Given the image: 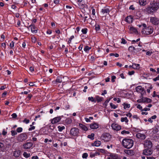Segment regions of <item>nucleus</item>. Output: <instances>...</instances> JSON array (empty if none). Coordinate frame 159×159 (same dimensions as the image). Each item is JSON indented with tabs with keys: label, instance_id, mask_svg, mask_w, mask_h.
<instances>
[{
	"label": "nucleus",
	"instance_id": "nucleus-14",
	"mask_svg": "<svg viewBox=\"0 0 159 159\" xmlns=\"http://www.w3.org/2000/svg\"><path fill=\"white\" fill-rule=\"evenodd\" d=\"M33 144L30 142H27L24 143L23 145V148L25 149L30 148L32 146Z\"/></svg>",
	"mask_w": 159,
	"mask_h": 159
},
{
	"label": "nucleus",
	"instance_id": "nucleus-2",
	"mask_svg": "<svg viewBox=\"0 0 159 159\" xmlns=\"http://www.w3.org/2000/svg\"><path fill=\"white\" fill-rule=\"evenodd\" d=\"M137 26L139 27L142 28L141 33L143 34L148 35L151 34L153 32V28L150 26L147 27L145 23H142Z\"/></svg>",
	"mask_w": 159,
	"mask_h": 159
},
{
	"label": "nucleus",
	"instance_id": "nucleus-41",
	"mask_svg": "<svg viewBox=\"0 0 159 159\" xmlns=\"http://www.w3.org/2000/svg\"><path fill=\"white\" fill-rule=\"evenodd\" d=\"M11 134L12 136H14L17 134V132L15 130H12L11 131Z\"/></svg>",
	"mask_w": 159,
	"mask_h": 159
},
{
	"label": "nucleus",
	"instance_id": "nucleus-39",
	"mask_svg": "<svg viewBox=\"0 0 159 159\" xmlns=\"http://www.w3.org/2000/svg\"><path fill=\"white\" fill-rule=\"evenodd\" d=\"M127 21L130 23L132 22V18L130 16H128L126 18Z\"/></svg>",
	"mask_w": 159,
	"mask_h": 159
},
{
	"label": "nucleus",
	"instance_id": "nucleus-49",
	"mask_svg": "<svg viewBox=\"0 0 159 159\" xmlns=\"http://www.w3.org/2000/svg\"><path fill=\"white\" fill-rule=\"evenodd\" d=\"M110 55L111 56H115L116 57H119V55L117 53H111L110 54Z\"/></svg>",
	"mask_w": 159,
	"mask_h": 159
},
{
	"label": "nucleus",
	"instance_id": "nucleus-61",
	"mask_svg": "<svg viewBox=\"0 0 159 159\" xmlns=\"http://www.w3.org/2000/svg\"><path fill=\"white\" fill-rule=\"evenodd\" d=\"M157 80H159V75L158 76L153 79V80L155 81H156Z\"/></svg>",
	"mask_w": 159,
	"mask_h": 159
},
{
	"label": "nucleus",
	"instance_id": "nucleus-44",
	"mask_svg": "<svg viewBox=\"0 0 159 159\" xmlns=\"http://www.w3.org/2000/svg\"><path fill=\"white\" fill-rule=\"evenodd\" d=\"M87 29L86 28L83 29L81 30L82 33L84 34H86L87 32Z\"/></svg>",
	"mask_w": 159,
	"mask_h": 159
},
{
	"label": "nucleus",
	"instance_id": "nucleus-27",
	"mask_svg": "<svg viewBox=\"0 0 159 159\" xmlns=\"http://www.w3.org/2000/svg\"><path fill=\"white\" fill-rule=\"evenodd\" d=\"M123 105L124 106V109H126V108H129L130 107V105L129 104L124 102Z\"/></svg>",
	"mask_w": 159,
	"mask_h": 159
},
{
	"label": "nucleus",
	"instance_id": "nucleus-53",
	"mask_svg": "<svg viewBox=\"0 0 159 159\" xmlns=\"http://www.w3.org/2000/svg\"><path fill=\"white\" fill-rule=\"evenodd\" d=\"M11 116H12V118L14 119L16 118L17 117V115L15 113H13Z\"/></svg>",
	"mask_w": 159,
	"mask_h": 159
},
{
	"label": "nucleus",
	"instance_id": "nucleus-57",
	"mask_svg": "<svg viewBox=\"0 0 159 159\" xmlns=\"http://www.w3.org/2000/svg\"><path fill=\"white\" fill-rule=\"evenodd\" d=\"M137 108L140 110H142V107L141 106L140 104L138 105L137 106Z\"/></svg>",
	"mask_w": 159,
	"mask_h": 159
},
{
	"label": "nucleus",
	"instance_id": "nucleus-29",
	"mask_svg": "<svg viewBox=\"0 0 159 159\" xmlns=\"http://www.w3.org/2000/svg\"><path fill=\"white\" fill-rule=\"evenodd\" d=\"M23 155L25 158H28L30 156V154L27 153L26 152H25L23 153Z\"/></svg>",
	"mask_w": 159,
	"mask_h": 159
},
{
	"label": "nucleus",
	"instance_id": "nucleus-18",
	"mask_svg": "<svg viewBox=\"0 0 159 159\" xmlns=\"http://www.w3.org/2000/svg\"><path fill=\"white\" fill-rule=\"evenodd\" d=\"M99 127V125L97 123H94L91 124L90 125V127L91 129H95L98 128Z\"/></svg>",
	"mask_w": 159,
	"mask_h": 159
},
{
	"label": "nucleus",
	"instance_id": "nucleus-40",
	"mask_svg": "<svg viewBox=\"0 0 159 159\" xmlns=\"http://www.w3.org/2000/svg\"><path fill=\"white\" fill-rule=\"evenodd\" d=\"M88 100L89 101H91L92 102H96V100H95L93 97H89L88 98Z\"/></svg>",
	"mask_w": 159,
	"mask_h": 159
},
{
	"label": "nucleus",
	"instance_id": "nucleus-30",
	"mask_svg": "<svg viewBox=\"0 0 159 159\" xmlns=\"http://www.w3.org/2000/svg\"><path fill=\"white\" fill-rule=\"evenodd\" d=\"M111 99V98H109L106 100L103 103V105L105 106V107H106L107 106L108 103L109 102Z\"/></svg>",
	"mask_w": 159,
	"mask_h": 159
},
{
	"label": "nucleus",
	"instance_id": "nucleus-16",
	"mask_svg": "<svg viewBox=\"0 0 159 159\" xmlns=\"http://www.w3.org/2000/svg\"><path fill=\"white\" fill-rule=\"evenodd\" d=\"M136 137L137 138L141 139H144L146 138V136L144 134L139 133L136 134Z\"/></svg>",
	"mask_w": 159,
	"mask_h": 159
},
{
	"label": "nucleus",
	"instance_id": "nucleus-50",
	"mask_svg": "<svg viewBox=\"0 0 159 159\" xmlns=\"http://www.w3.org/2000/svg\"><path fill=\"white\" fill-rule=\"evenodd\" d=\"M100 29V26L98 25H95V30L96 31H98Z\"/></svg>",
	"mask_w": 159,
	"mask_h": 159
},
{
	"label": "nucleus",
	"instance_id": "nucleus-4",
	"mask_svg": "<svg viewBox=\"0 0 159 159\" xmlns=\"http://www.w3.org/2000/svg\"><path fill=\"white\" fill-rule=\"evenodd\" d=\"M79 133V129L77 128L73 127L70 129V134L72 136H78Z\"/></svg>",
	"mask_w": 159,
	"mask_h": 159
},
{
	"label": "nucleus",
	"instance_id": "nucleus-31",
	"mask_svg": "<svg viewBox=\"0 0 159 159\" xmlns=\"http://www.w3.org/2000/svg\"><path fill=\"white\" fill-rule=\"evenodd\" d=\"M57 128L58 129V131L59 132L62 131L63 130H64L65 129V127L64 126H58Z\"/></svg>",
	"mask_w": 159,
	"mask_h": 159
},
{
	"label": "nucleus",
	"instance_id": "nucleus-24",
	"mask_svg": "<svg viewBox=\"0 0 159 159\" xmlns=\"http://www.w3.org/2000/svg\"><path fill=\"white\" fill-rule=\"evenodd\" d=\"M129 29L130 30V33H136V32L137 31L136 29L132 26H130L129 27Z\"/></svg>",
	"mask_w": 159,
	"mask_h": 159
},
{
	"label": "nucleus",
	"instance_id": "nucleus-13",
	"mask_svg": "<svg viewBox=\"0 0 159 159\" xmlns=\"http://www.w3.org/2000/svg\"><path fill=\"white\" fill-rule=\"evenodd\" d=\"M30 28H31V32L33 34H35L37 32V30L36 29V27L34 25L31 24L28 27V29Z\"/></svg>",
	"mask_w": 159,
	"mask_h": 159
},
{
	"label": "nucleus",
	"instance_id": "nucleus-10",
	"mask_svg": "<svg viewBox=\"0 0 159 159\" xmlns=\"http://www.w3.org/2000/svg\"><path fill=\"white\" fill-rule=\"evenodd\" d=\"M144 147L145 148H152V143L150 140H146L144 143Z\"/></svg>",
	"mask_w": 159,
	"mask_h": 159
},
{
	"label": "nucleus",
	"instance_id": "nucleus-21",
	"mask_svg": "<svg viewBox=\"0 0 159 159\" xmlns=\"http://www.w3.org/2000/svg\"><path fill=\"white\" fill-rule=\"evenodd\" d=\"M110 157L112 158L113 159H120L118 155L115 154H111L110 155Z\"/></svg>",
	"mask_w": 159,
	"mask_h": 159
},
{
	"label": "nucleus",
	"instance_id": "nucleus-15",
	"mask_svg": "<svg viewBox=\"0 0 159 159\" xmlns=\"http://www.w3.org/2000/svg\"><path fill=\"white\" fill-rule=\"evenodd\" d=\"M110 11V10L109 8L105 7L102 9L101 12L103 15L106 16L107 14L109 13Z\"/></svg>",
	"mask_w": 159,
	"mask_h": 159
},
{
	"label": "nucleus",
	"instance_id": "nucleus-17",
	"mask_svg": "<svg viewBox=\"0 0 159 159\" xmlns=\"http://www.w3.org/2000/svg\"><path fill=\"white\" fill-rule=\"evenodd\" d=\"M21 151L19 150H16L13 152V155L16 157H18L20 155Z\"/></svg>",
	"mask_w": 159,
	"mask_h": 159
},
{
	"label": "nucleus",
	"instance_id": "nucleus-38",
	"mask_svg": "<svg viewBox=\"0 0 159 159\" xmlns=\"http://www.w3.org/2000/svg\"><path fill=\"white\" fill-rule=\"evenodd\" d=\"M78 5L79 7L81 9H83L85 7V5L84 4L81 3V2L78 3Z\"/></svg>",
	"mask_w": 159,
	"mask_h": 159
},
{
	"label": "nucleus",
	"instance_id": "nucleus-59",
	"mask_svg": "<svg viewBox=\"0 0 159 159\" xmlns=\"http://www.w3.org/2000/svg\"><path fill=\"white\" fill-rule=\"evenodd\" d=\"M35 127L34 126H32L31 127H30L29 129V131H31L32 130L34 129H35Z\"/></svg>",
	"mask_w": 159,
	"mask_h": 159
},
{
	"label": "nucleus",
	"instance_id": "nucleus-43",
	"mask_svg": "<svg viewBox=\"0 0 159 159\" xmlns=\"http://www.w3.org/2000/svg\"><path fill=\"white\" fill-rule=\"evenodd\" d=\"M88 157V154L86 153H84L82 156L83 158H86Z\"/></svg>",
	"mask_w": 159,
	"mask_h": 159
},
{
	"label": "nucleus",
	"instance_id": "nucleus-22",
	"mask_svg": "<svg viewBox=\"0 0 159 159\" xmlns=\"http://www.w3.org/2000/svg\"><path fill=\"white\" fill-rule=\"evenodd\" d=\"M132 67L134 69H139L140 68V65L133 63L132 64Z\"/></svg>",
	"mask_w": 159,
	"mask_h": 159
},
{
	"label": "nucleus",
	"instance_id": "nucleus-60",
	"mask_svg": "<svg viewBox=\"0 0 159 159\" xmlns=\"http://www.w3.org/2000/svg\"><path fill=\"white\" fill-rule=\"evenodd\" d=\"M150 110V109L149 108H147V107H145L142 110V111H149Z\"/></svg>",
	"mask_w": 159,
	"mask_h": 159
},
{
	"label": "nucleus",
	"instance_id": "nucleus-52",
	"mask_svg": "<svg viewBox=\"0 0 159 159\" xmlns=\"http://www.w3.org/2000/svg\"><path fill=\"white\" fill-rule=\"evenodd\" d=\"M30 122V120H28L26 118H25L24 120H23V122L24 123H25L26 124H28Z\"/></svg>",
	"mask_w": 159,
	"mask_h": 159
},
{
	"label": "nucleus",
	"instance_id": "nucleus-19",
	"mask_svg": "<svg viewBox=\"0 0 159 159\" xmlns=\"http://www.w3.org/2000/svg\"><path fill=\"white\" fill-rule=\"evenodd\" d=\"M142 102L149 103L151 102L152 100L150 98H144L142 99Z\"/></svg>",
	"mask_w": 159,
	"mask_h": 159
},
{
	"label": "nucleus",
	"instance_id": "nucleus-51",
	"mask_svg": "<svg viewBox=\"0 0 159 159\" xmlns=\"http://www.w3.org/2000/svg\"><path fill=\"white\" fill-rule=\"evenodd\" d=\"M14 46V43L13 41H12L10 44V47L11 48H12Z\"/></svg>",
	"mask_w": 159,
	"mask_h": 159
},
{
	"label": "nucleus",
	"instance_id": "nucleus-36",
	"mask_svg": "<svg viewBox=\"0 0 159 159\" xmlns=\"http://www.w3.org/2000/svg\"><path fill=\"white\" fill-rule=\"evenodd\" d=\"M135 49L134 47L132 46H130L129 47L128 50L129 51L133 52Z\"/></svg>",
	"mask_w": 159,
	"mask_h": 159
},
{
	"label": "nucleus",
	"instance_id": "nucleus-32",
	"mask_svg": "<svg viewBox=\"0 0 159 159\" xmlns=\"http://www.w3.org/2000/svg\"><path fill=\"white\" fill-rule=\"evenodd\" d=\"M96 100L98 102H101L102 101V97H100L98 96H97L96 97Z\"/></svg>",
	"mask_w": 159,
	"mask_h": 159
},
{
	"label": "nucleus",
	"instance_id": "nucleus-46",
	"mask_svg": "<svg viewBox=\"0 0 159 159\" xmlns=\"http://www.w3.org/2000/svg\"><path fill=\"white\" fill-rule=\"evenodd\" d=\"M129 132L128 131H126L125 130H123L121 132V134H129Z\"/></svg>",
	"mask_w": 159,
	"mask_h": 159
},
{
	"label": "nucleus",
	"instance_id": "nucleus-45",
	"mask_svg": "<svg viewBox=\"0 0 159 159\" xmlns=\"http://www.w3.org/2000/svg\"><path fill=\"white\" fill-rule=\"evenodd\" d=\"M89 16V15L88 14H84V22H85V20L88 18Z\"/></svg>",
	"mask_w": 159,
	"mask_h": 159
},
{
	"label": "nucleus",
	"instance_id": "nucleus-33",
	"mask_svg": "<svg viewBox=\"0 0 159 159\" xmlns=\"http://www.w3.org/2000/svg\"><path fill=\"white\" fill-rule=\"evenodd\" d=\"M94 134L93 133H92L90 135H89L88 136V138L91 139L92 140H93L94 139Z\"/></svg>",
	"mask_w": 159,
	"mask_h": 159
},
{
	"label": "nucleus",
	"instance_id": "nucleus-35",
	"mask_svg": "<svg viewBox=\"0 0 159 159\" xmlns=\"http://www.w3.org/2000/svg\"><path fill=\"white\" fill-rule=\"evenodd\" d=\"M110 105L111 108L115 109L117 107V106L115 105L114 104H113L112 103H110Z\"/></svg>",
	"mask_w": 159,
	"mask_h": 159
},
{
	"label": "nucleus",
	"instance_id": "nucleus-20",
	"mask_svg": "<svg viewBox=\"0 0 159 159\" xmlns=\"http://www.w3.org/2000/svg\"><path fill=\"white\" fill-rule=\"evenodd\" d=\"M125 152L126 154L132 156L134 155V152L132 150H125Z\"/></svg>",
	"mask_w": 159,
	"mask_h": 159
},
{
	"label": "nucleus",
	"instance_id": "nucleus-54",
	"mask_svg": "<svg viewBox=\"0 0 159 159\" xmlns=\"http://www.w3.org/2000/svg\"><path fill=\"white\" fill-rule=\"evenodd\" d=\"M116 79V76L113 75L111 76V81L112 82H114L115 81V80Z\"/></svg>",
	"mask_w": 159,
	"mask_h": 159
},
{
	"label": "nucleus",
	"instance_id": "nucleus-63",
	"mask_svg": "<svg viewBox=\"0 0 159 159\" xmlns=\"http://www.w3.org/2000/svg\"><path fill=\"white\" fill-rule=\"evenodd\" d=\"M31 159H39V157L36 156H34L31 157Z\"/></svg>",
	"mask_w": 159,
	"mask_h": 159
},
{
	"label": "nucleus",
	"instance_id": "nucleus-1",
	"mask_svg": "<svg viewBox=\"0 0 159 159\" xmlns=\"http://www.w3.org/2000/svg\"><path fill=\"white\" fill-rule=\"evenodd\" d=\"M159 8V1L154 0L151 1L149 5L143 10L145 12L148 14H153L156 12Z\"/></svg>",
	"mask_w": 159,
	"mask_h": 159
},
{
	"label": "nucleus",
	"instance_id": "nucleus-3",
	"mask_svg": "<svg viewBox=\"0 0 159 159\" xmlns=\"http://www.w3.org/2000/svg\"><path fill=\"white\" fill-rule=\"evenodd\" d=\"M134 141L133 139H124L122 142L123 146L125 148L129 149L134 145Z\"/></svg>",
	"mask_w": 159,
	"mask_h": 159
},
{
	"label": "nucleus",
	"instance_id": "nucleus-8",
	"mask_svg": "<svg viewBox=\"0 0 159 159\" xmlns=\"http://www.w3.org/2000/svg\"><path fill=\"white\" fill-rule=\"evenodd\" d=\"M150 21L152 24L154 25H159V20L156 17H151Z\"/></svg>",
	"mask_w": 159,
	"mask_h": 159
},
{
	"label": "nucleus",
	"instance_id": "nucleus-47",
	"mask_svg": "<svg viewBox=\"0 0 159 159\" xmlns=\"http://www.w3.org/2000/svg\"><path fill=\"white\" fill-rule=\"evenodd\" d=\"M96 156L95 152V153L91 152L90 154V157L92 158Z\"/></svg>",
	"mask_w": 159,
	"mask_h": 159
},
{
	"label": "nucleus",
	"instance_id": "nucleus-62",
	"mask_svg": "<svg viewBox=\"0 0 159 159\" xmlns=\"http://www.w3.org/2000/svg\"><path fill=\"white\" fill-rule=\"evenodd\" d=\"M126 116L129 117H131L132 116V114L130 113L129 112L128 113L126 114Z\"/></svg>",
	"mask_w": 159,
	"mask_h": 159
},
{
	"label": "nucleus",
	"instance_id": "nucleus-25",
	"mask_svg": "<svg viewBox=\"0 0 159 159\" xmlns=\"http://www.w3.org/2000/svg\"><path fill=\"white\" fill-rule=\"evenodd\" d=\"M79 126L84 131H86L88 130V128L87 127L82 124H80Z\"/></svg>",
	"mask_w": 159,
	"mask_h": 159
},
{
	"label": "nucleus",
	"instance_id": "nucleus-34",
	"mask_svg": "<svg viewBox=\"0 0 159 159\" xmlns=\"http://www.w3.org/2000/svg\"><path fill=\"white\" fill-rule=\"evenodd\" d=\"M91 48V47H88V46H86L85 47V48H84V51L86 52H88V51H89V50Z\"/></svg>",
	"mask_w": 159,
	"mask_h": 159
},
{
	"label": "nucleus",
	"instance_id": "nucleus-26",
	"mask_svg": "<svg viewBox=\"0 0 159 159\" xmlns=\"http://www.w3.org/2000/svg\"><path fill=\"white\" fill-rule=\"evenodd\" d=\"M101 142L99 141H95L93 144V146L98 147L101 144Z\"/></svg>",
	"mask_w": 159,
	"mask_h": 159
},
{
	"label": "nucleus",
	"instance_id": "nucleus-6",
	"mask_svg": "<svg viewBox=\"0 0 159 159\" xmlns=\"http://www.w3.org/2000/svg\"><path fill=\"white\" fill-rule=\"evenodd\" d=\"M27 138V135L25 133H22L19 135L17 137V140L20 142H22Z\"/></svg>",
	"mask_w": 159,
	"mask_h": 159
},
{
	"label": "nucleus",
	"instance_id": "nucleus-56",
	"mask_svg": "<svg viewBox=\"0 0 159 159\" xmlns=\"http://www.w3.org/2000/svg\"><path fill=\"white\" fill-rule=\"evenodd\" d=\"M134 73V71H129L128 72V74L129 75H133Z\"/></svg>",
	"mask_w": 159,
	"mask_h": 159
},
{
	"label": "nucleus",
	"instance_id": "nucleus-11",
	"mask_svg": "<svg viewBox=\"0 0 159 159\" xmlns=\"http://www.w3.org/2000/svg\"><path fill=\"white\" fill-rule=\"evenodd\" d=\"M113 129L118 131L121 129V126L117 124L113 123L111 125Z\"/></svg>",
	"mask_w": 159,
	"mask_h": 159
},
{
	"label": "nucleus",
	"instance_id": "nucleus-55",
	"mask_svg": "<svg viewBox=\"0 0 159 159\" xmlns=\"http://www.w3.org/2000/svg\"><path fill=\"white\" fill-rule=\"evenodd\" d=\"M126 43V40L122 38L121 39V43L125 44Z\"/></svg>",
	"mask_w": 159,
	"mask_h": 159
},
{
	"label": "nucleus",
	"instance_id": "nucleus-42",
	"mask_svg": "<svg viewBox=\"0 0 159 159\" xmlns=\"http://www.w3.org/2000/svg\"><path fill=\"white\" fill-rule=\"evenodd\" d=\"M23 129L21 127H18L16 129V132L18 133H20L22 132Z\"/></svg>",
	"mask_w": 159,
	"mask_h": 159
},
{
	"label": "nucleus",
	"instance_id": "nucleus-9",
	"mask_svg": "<svg viewBox=\"0 0 159 159\" xmlns=\"http://www.w3.org/2000/svg\"><path fill=\"white\" fill-rule=\"evenodd\" d=\"M153 151L152 148H145L143 151V154L144 155L149 156L152 153Z\"/></svg>",
	"mask_w": 159,
	"mask_h": 159
},
{
	"label": "nucleus",
	"instance_id": "nucleus-12",
	"mask_svg": "<svg viewBox=\"0 0 159 159\" xmlns=\"http://www.w3.org/2000/svg\"><path fill=\"white\" fill-rule=\"evenodd\" d=\"M61 116H58L53 118L51 121L52 124H54L59 122L61 120Z\"/></svg>",
	"mask_w": 159,
	"mask_h": 159
},
{
	"label": "nucleus",
	"instance_id": "nucleus-28",
	"mask_svg": "<svg viewBox=\"0 0 159 159\" xmlns=\"http://www.w3.org/2000/svg\"><path fill=\"white\" fill-rule=\"evenodd\" d=\"M121 121L122 122H125V123H128L129 120L127 117H121Z\"/></svg>",
	"mask_w": 159,
	"mask_h": 159
},
{
	"label": "nucleus",
	"instance_id": "nucleus-37",
	"mask_svg": "<svg viewBox=\"0 0 159 159\" xmlns=\"http://www.w3.org/2000/svg\"><path fill=\"white\" fill-rule=\"evenodd\" d=\"M56 81L58 83H61L62 81V78L60 77H57Z\"/></svg>",
	"mask_w": 159,
	"mask_h": 159
},
{
	"label": "nucleus",
	"instance_id": "nucleus-5",
	"mask_svg": "<svg viewBox=\"0 0 159 159\" xmlns=\"http://www.w3.org/2000/svg\"><path fill=\"white\" fill-rule=\"evenodd\" d=\"M101 138L105 142H107L111 139V136L109 133H104L101 136Z\"/></svg>",
	"mask_w": 159,
	"mask_h": 159
},
{
	"label": "nucleus",
	"instance_id": "nucleus-48",
	"mask_svg": "<svg viewBox=\"0 0 159 159\" xmlns=\"http://www.w3.org/2000/svg\"><path fill=\"white\" fill-rule=\"evenodd\" d=\"M74 35H72V36H71V37H70V39H69L68 43H71V40L73 39H74Z\"/></svg>",
	"mask_w": 159,
	"mask_h": 159
},
{
	"label": "nucleus",
	"instance_id": "nucleus-7",
	"mask_svg": "<svg viewBox=\"0 0 159 159\" xmlns=\"http://www.w3.org/2000/svg\"><path fill=\"white\" fill-rule=\"evenodd\" d=\"M136 91L139 93H140L142 95H143L145 93V91L141 86H138L135 88Z\"/></svg>",
	"mask_w": 159,
	"mask_h": 159
},
{
	"label": "nucleus",
	"instance_id": "nucleus-64",
	"mask_svg": "<svg viewBox=\"0 0 159 159\" xmlns=\"http://www.w3.org/2000/svg\"><path fill=\"white\" fill-rule=\"evenodd\" d=\"M155 128L157 130V131H159V125H155Z\"/></svg>",
	"mask_w": 159,
	"mask_h": 159
},
{
	"label": "nucleus",
	"instance_id": "nucleus-58",
	"mask_svg": "<svg viewBox=\"0 0 159 159\" xmlns=\"http://www.w3.org/2000/svg\"><path fill=\"white\" fill-rule=\"evenodd\" d=\"M140 40V39L139 38L137 39L136 40H133L132 41V43H134L136 42H138Z\"/></svg>",
	"mask_w": 159,
	"mask_h": 159
},
{
	"label": "nucleus",
	"instance_id": "nucleus-23",
	"mask_svg": "<svg viewBox=\"0 0 159 159\" xmlns=\"http://www.w3.org/2000/svg\"><path fill=\"white\" fill-rule=\"evenodd\" d=\"M139 3L141 5L145 6L147 4V0H139Z\"/></svg>",
	"mask_w": 159,
	"mask_h": 159
}]
</instances>
